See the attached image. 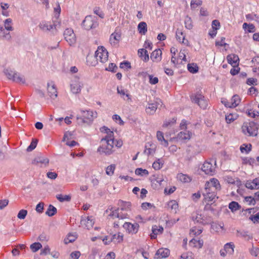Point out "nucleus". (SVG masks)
Masks as SVG:
<instances>
[{"mask_svg": "<svg viewBox=\"0 0 259 259\" xmlns=\"http://www.w3.org/2000/svg\"><path fill=\"white\" fill-rule=\"evenodd\" d=\"M236 235L247 240H249L252 238V235L249 233L248 231L245 230H237Z\"/></svg>", "mask_w": 259, "mask_h": 259, "instance_id": "393cba45", "label": "nucleus"}, {"mask_svg": "<svg viewBox=\"0 0 259 259\" xmlns=\"http://www.w3.org/2000/svg\"><path fill=\"white\" fill-rule=\"evenodd\" d=\"M201 169L206 175L212 176L215 173V166L210 162H205Z\"/></svg>", "mask_w": 259, "mask_h": 259, "instance_id": "9b49d317", "label": "nucleus"}, {"mask_svg": "<svg viewBox=\"0 0 259 259\" xmlns=\"http://www.w3.org/2000/svg\"><path fill=\"white\" fill-rule=\"evenodd\" d=\"M81 225L88 230L91 229L94 224V219L92 217H88L86 218L81 220Z\"/></svg>", "mask_w": 259, "mask_h": 259, "instance_id": "2eb2a0df", "label": "nucleus"}, {"mask_svg": "<svg viewBox=\"0 0 259 259\" xmlns=\"http://www.w3.org/2000/svg\"><path fill=\"white\" fill-rule=\"evenodd\" d=\"M97 116V112L92 110H80L76 115V121L78 125L87 123L90 124Z\"/></svg>", "mask_w": 259, "mask_h": 259, "instance_id": "f03ea898", "label": "nucleus"}, {"mask_svg": "<svg viewBox=\"0 0 259 259\" xmlns=\"http://www.w3.org/2000/svg\"><path fill=\"white\" fill-rule=\"evenodd\" d=\"M249 219L251 220L254 223H259V212L254 215H251Z\"/></svg>", "mask_w": 259, "mask_h": 259, "instance_id": "0e129e2a", "label": "nucleus"}, {"mask_svg": "<svg viewBox=\"0 0 259 259\" xmlns=\"http://www.w3.org/2000/svg\"><path fill=\"white\" fill-rule=\"evenodd\" d=\"M14 81H15L17 83H25V79L23 76L21 75L20 74L16 72L15 74V76L14 77V79L13 80Z\"/></svg>", "mask_w": 259, "mask_h": 259, "instance_id": "a18cd8bd", "label": "nucleus"}, {"mask_svg": "<svg viewBox=\"0 0 259 259\" xmlns=\"http://www.w3.org/2000/svg\"><path fill=\"white\" fill-rule=\"evenodd\" d=\"M0 38L8 41H10L11 39V36L10 33L7 32V30L6 31L3 27H0Z\"/></svg>", "mask_w": 259, "mask_h": 259, "instance_id": "cd10ccee", "label": "nucleus"}, {"mask_svg": "<svg viewBox=\"0 0 259 259\" xmlns=\"http://www.w3.org/2000/svg\"><path fill=\"white\" fill-rule=\"evenodd\" d=\"M169 254V250L167 248H160L159 249L155 255V258L161 259L167 257Z\"/></svg>", "mask_w": 259, "mask_h": 259, "instance_id": "f3484780", "label": "nucleus"}, {"mask_svg": "<svg viewBox=\"0 0 259 259\" xmlns=\"http://www.w3.org/2000/svg\"><path fill=\"white\" fill-rule=\"evenodd\" d=\"M238 117V115L236 113H230L229 114L226 115V120L228 123H230L236 120Z\"/></svg>", "mask_w": 259, "mask_h": 259, "instance_id": "58836bf2", "label": "nucleus"}, {"mask_svg": "<svg viewBox=\"0 0 259 259\" xmlns=\"http://www.w3.org/2000/svg\"><path fill=\"white\" fill-rule=\"evenodd\" d=\"M192 220L195 223H198L202 225H206L207 224L204 218L201 214L194 213L192 216Z\"/></svg>", "mask_w": 259, "mask_h": 259, "instance_id": "412c9836", "label": "nucleus"}, {"mask_svg": "<svg viewBox=\"0 0 259 259\" xmlns=\"http://www.w3.org/2000/svg\"><path fill=\"white\" fill-rule=\"evenodd\" d=\"M82 25L85 29L88 30L95 28L98 26L97 19L95 17L91 15L87 16L82 21Z\"/></svg>", "mask_w": 259, "mask_h": 259, "instance_id": "39448f33", "label": "nucleus"}, {"mask_svg": "<svg viewBox=\"0 0 259 259\" xmlns=\"http://www.w3.org/2000/svg\"><path fill=\"white\" fill-rule=\"evenodd\" d=\"M64 36L69 45L71 46L76 42V36L73 30L70 28L66 29L64 32Z\"/></svg>", "mask_w": 259, "mask_h": 259, "instance_id": "6e6552de", "label": "nucleus"}, {"mask_svg": "<svg viewBox=\"0 0 259 259\" xmlns=\"http://www.w3.org/2000/svg\"><path fill=\"white\" fill-rule=\"evenodd\" d=\"M138 54L141 59L145 62L149 60V57L147 51L145 49H141L138 50Z\"/></svg>", "mask_w": 259, "mask_h": 259, "instance_id": "2f4dec72", "label": "nucleus"}, {"mask_svg": "<svg viewBox=\"0 0 259 259\" xmlns=\"http://www.w3.org/2000/svg\"><path fill=\"white\" fill-rule=\"evenodd\" d=\"M163 164V161L160 159H158L156 161L153 162L152 167L155 170H159L162 167Z\"/></svg>", "mask_w": 259, "mask_h": 259, "instance_id": "de8ad7c7", "label": "nucleus"}, {"mask_svg": "<svg viewBox=\"0 0 259 259\" xmlns=\"http://www.w3.org/2000/svg\"><path fill=\"white\" fill-rule=\"evenodd\" d=\"M49 160L47 157L42 155H39L34 158L32 161V163L34 165L41 164L46 166L49 163Z\"/></svg>", "mask_w": 259, "mask_h": 259, "instance_id": "4468645a", "label": "nucleus"}, {"mask_svg": "<svg viewBox=\"0 0 259 259\" xmlns=\"http://www.w3.org/2000/svg\"><path fill=\"white\" fill-rule=\"evenodd\" d=\"M227 59L228 63L232 65L235 66L238 64V61H239V58L238 56L236 55H229L227 56Z\"/></svg>", "mask_w": 259, "mask_h": 259, "instance_id": "bb28decb", "label": "nucleus"}, {"mask_svg": "<svg viewBox=\"0 0 259 259\" xmlns=\"http://www.w3.org/2000/svg\"><path fill=\"white\" fill-rule=\"evenodd\" d=\"M124 209L123 207L118 208V214H117V218L119 220H124L128 218V215L126 213L123 212Z\"/></svg>", "mask_w": 259, "mask_h": 259, "instance_id": "ea45409f", "label": "nucleus"}, {"mask_svg": "<svg viewBox=\"0 0 259 259\" xmlns=\"http://www.w3.org/2000/svg\"><path fill=\"white\" fill-rule=\"evenodd\" d=\"M251 144H249V145L243 144V145H242L240 147V149L242 153L245 152L246 153H248L249 152H250L251 151Z\"/></svg>", "mask_w": 259, "mask_h": 259, "instance_id": "5fc2aeb1", "label": "nucleus"}, {"mask_svg": "<svg viewBox=\"0 0 259 259\" xmlns=\"http://www.w3.org/2000/svg\"><path fill=\"white\" fill-rule=\"evenodd\" d=\"M176 120L174 118L169 119L168 120H165L163 124V127H167L169 126L174 125L176 123Z\"/></svg>", "mask_w": 259, "mask_h": 259, "instance_id": "680f3d73", "label": "nucleus"}, {"mask_svg": "<svg viewBox=\"0 0 259 259\" xmlns=\"http://www.w3.org/2000/svg\"><path fill=\"white\" fill-rule=\"evenodd\" d=\"M56 197V198L61 202L64 201L69 202L71 200L70 196L67 195H63L62 194H58Z\"/></svg>", "mask_w": 259, "mask_h": 259, "instance_id": "79ce46f5", "label": "nucleus"}, {"mask_svg": "<svg viewBox=\"0 0 259 259\" xmlns=\"http://www.w3.org/2000/svg\"><path fill=\"white\" fill-rule=\"evenodd\" d=\"M4 72L6 76L11 80H13L15 76V74L16 72H15L14 71H13L10 69H5L4 71Z\"/></svg>", "mask_w": 259, "mask_h": 259, "instance_id": "a19ab883", "label": "nucleus"}, {"mask_svg": "<svg viewBox=\"0 0 259 259\" xmlns=\"http://www.w3.org/2000/svg\"><path fill=\"white\" fill-rule=\"evenodd\" d=\"M47 87L48 93L49 96L53 99L56 98L58 95L57 89L54 82L52 81L48 82Z\"/></svg>", "mask_w": 259, "mask_h": 259, "instance_id": "ddd939ff", "label": "nucleus"}, {"mask_svg": "<svg viewBox=\"0 0 259 259\" xmlns=\"http://www.w3.org/2000/svg\"><path fill=\"white\" fill-rule=\"evenodd\" d=\"M202 4V1L200 0H192L190 3L191 8L195 9L197 6Z\"/></svg>", "mask_w": 259, "mask_h": 259, "instance_id": "052dcab7", "label": "nucleus"}, {"mask_svg": "<svg viewBox=\"0 0 259 259\" xmlns=\"http://www.w3.org/2000/svg\"><path fill=\"white\" fill-rule=\"evenodd\" d=\"M60 26L59 23L56 24H50L46 22H42L39 24V28L44 31H51L52 30V32L54 33V30H57L58 27Z\"/></svg>", "mask_w": 259, "mask_h": 259, "instance_id": "f8f14e48", "label": "nucleus"}, {"mask_svg": "<svg viewBox=\"0 0 259 259\" xmlns=\"http://www.w3.org/2000/svg\"><path fill=\"white\" fill-rule=\"evenodd\" d=\"M162 52L160 49H156L151 55L150 58L153 61H158L160 60Z\"/></svg>", "mask_w": 259, "mask_h": 259, "instance_id": "a878e982", "label": "nucleus"}, {"mask_svg": "<svg viewBox=\"0 0 259 259\" xmlns=\"http://www.w3.org/2000/svg\"><path fill=\"white\" fill-rule=\"evenodd\" d=\"M192 136V133L188 131H184L179 133L177 137V139L179 140H189Z\"/></svg>", "mask_w": 259, "mask_h": 259, "instance_id": "aec40b11", "label": "nucleus"}, {"mask_svg": "<svg viewBox=\"0 0 259 259\" xmlns=\"http://www.w3.org/2000/svg\"><path fill=\"white\" fill-rule=\"evenodd\" d=\"M243 28L244 29H247V28H248V32H253L254 31V29H255V27L254 26V25L252 24H247L246 23H244L243 24Z\"/></svg>", "mask_w": 259, "mask_h": 259, "instance_id": "13d9d810", "label": "nucleus"}, {"mask_svg": "<svg viewBox=\"0 0 259 259\" xmlns=\"http://www.w3.org/2000/svg\"><path fill=\"white\" fill-rule=\"evenodd\" d=\"M185 27L188 29H191L193 27L192 21L190 17L187 16L185 19Z\"/></svg>", "mask_w": 259, "mask_h": 259, "instance_id": "3c124183", "label": "nucleus"}, {"mask_svg": "<svg viewBox=\"0 0 259 259\" xmlns=\"http://www.w3.org/2000/svg\"><path fill=\"white\" fill-rule=\"evenodd\" d=\"M252 62L254 63L252 68L253 72H257L259 74V57L253 58Z\"/></svg>", "mask_w": 259, "mask_h": 259, "instance_id": "c9c22d12", "label": "nucleus"}, {"mask_svg": "<svg viewBox=\"0 0 259 259\" xmlns=\"http://www.w3.org/2000/svg\"><path fill=\"white\" fill-rule=\"evenodd\" d=\"M112 237L113 242L115 243H119L123 241V235L121 233L119 232L117 234L112 235Z\"/></svg>", "mask_w": 259, "mask_h": 259, "instance_id": "e433bc0d", "label": "nucleus"}, {"mask_svg": "<svg viewBox=\"0 0 259 259\" xmlns=\"http://www.w3.org/2000/svg\"><path fill=\"white\" fill-rule=\"evenodd\" d=\"M44 203L39 202L37 204L35 210L38 213H42L44 210Z\"/></svg>", "mask_w": 259, "mask_h": 259, "instance_id": "774afa93", "label": "nucleus"}, {"mask_svg": "<svg viewBox=\"0 0 259 259\" xmlns=\"http://www.w3.org/2000/svg\"><path fill=\"white\" fill-rule=\"evenodd\" d=\"M156 137L157 140L161 142V145H163L165 147H167L168 146V141L164 139L163 134L162 132L160 131H157Z\"/></svg>", "mask_w": 259, "mask_h": 259, "instance_id": "c85d7f7f", "label": "nucleus"}, {"mask_svg": "<svg viewBox=\"0 0 259 259\" xmlns=\"http://www.w3.org/2000/svg\"><path fill=\"white\" fill-rule=\"evenodd\" d=\"M138 29L140 33L145 34L147 31V24L145 22H140L138 24Z\"/></svg>", "mask_w": 259, "mask_h": 259, "instance_id": "72a5a7b5", "label": "nucleus"}, {"mask_svg": "<svg viewBox=\"0 0 259 259\" xmlns=\"http://www.w3.org/2000/svg\"><path fill=\"white\" fill-rule=\"evenodd\" d=\"M83 83L80 81L79 78L75 76L72 80L70 84V90L73 94H77L80 93L83 87Z\"/></svg>", "mask_w": 259, "mask_h": 259, "instance_id": "0eeeda50", "label": "nucleus"}, {"mask_svg": "<svg viewBox=\"0 0 259 259\" xmlns=\"http://www.w3.org/2000/svg\"><path fill=\"white\" fill-rule=\"evenodd\" d=\"M218 191H216V188H208L205 186V188L202 192V195L205 201L210 202L215 201L218 199L217 193Z\"/></svg>", "mask_w": 259, "mask_h": 259, "instance_id": "7ed1b4c3", "label": "nucleus"}, {"mask_svg": "<svg viewBox=\"0 0 259 259\" xmlns=\"http://www.w3.org/2000/svg\"><path fill=\"white\" fill-rule=\"evenodd\" d=\"M117 68V66L114 63H110L108 67L106 68V70L115 72H116Z\"/></svg>", "mask_w": 259, "mask_h": 259, "instance_id": "e2e57ef3", "label": "nucleus"}, {"mask_svg": "<svg viewBox=\"0 0 259 259\" xmlns=\"http://www.w3.org/2000/svg\"><path fill=\"white\" fill-rule=\"evenodd\" d=\"M163 231V227L156 225L152 227V234L150 235L151 239H155L158 234H161Z\"/></svg>", "mask_w": 259, "mask_h": 259, "instance_id": "b1692460", "label": "nucleus"}, {"mask_svg": "<svg viewBox=\"0 0 259 259\" xmlns=\"http://www.w3.org/2000/svg\"><path fill=\"white\" fill-rule=\"evenodd\" d=\"M117 93L119 94L124 100H125V97L127 98V100H131L130 95L127 93V91L124 89L122 87H117Z\"/></svg>", "mask_w": 259, "mask_h": 259, "instance_id": "7c9ffc66", "label": "nucleus"}, {"mask_svg": "<svg viewBox=\"0 0 259 259\" xmlns=\"http://www.w3.org/2000/svg\"><path fill=\"white\" fill-rule=\"evenodd\" d=\"M224 223H213L211 224V228L213 230L217 232H221L222 231H224Z\"/></svg>", "mask_w": 259, "mask_h": 259, "instance_id": "473e14b6", "label": "nucleus"}, {"mask_svg": "<svg viewBox=\"0 0 259 259\" xmlns=\"http://www.w3.org/2000/svg\"><path fill=\"white\" fill-rule=\"evenodd\" d=\"M27 214V211L26 210L21 209L19 211V212L17 214V217L19 219L23 220L25 218Z\"/></svg>", "mask_w": 259, "mask_h": 259, "instance_id": "bf43d9fd", "label": "nucleus"}, {"mask_svg": "<svg viewBox=\"0 0 259 259\" xmlns=\"http://www.w3.org/2000/svg\"><path fill=\"white\" fill-rule=\"evenodd\" d=\"M115 168V164H111L106 168V173L108 176H112L114 174Z\"/></svg>", "mask_w": 259, "mask_h": 259, "instance_id": "6e6d98bb", "label": "nucleus"}, {"mask_svg": "<svg viewBox=\"0 0 259 259\" xmlns=\"http://www.w3.org/2000/svg\"><path fill=\"white\" fill-rule=\"evenodd\" d=\"M188 70L192 73H195L198 71V67L194 63L188 64L187 65Z\"/></svg>", "mask_w": 259, "mask_h": 259, "instance_id": "09e8293b", "label": "nucleus"}, {"mask_svg": "<svg viewBox=\"0 0 259 259\" xmlns=\"http://www.w3.org/2000/svg\"><path fill=\"white\" fill-rule=\"evenodd\" d=\"M205 186L209 188H216V191H220L221 190V185L219 181L215 178H212L209 181L205 183Z\"/></svg>", "mask_w": 259, "mask_h": 259, "instance_id": "dca6fc26", "label": "nucleus"}, {"mask_svg": "<svg viewBox=\"0 0 259 259\" xmlns=\"http://www.w3.org/2000/svg\"><path fill=\"white\" fill-rule=\"evenodd\" d=\"M246 202H248L249 204L254 205L256 202L255 198L251 196H247L245 198Z\"/></svg>", "mask_w": 259, "mask_h": 259, "instance_id": "338daca9", "label": "nucleus"}, {"mask_svg": "<svg viewBox=\"0 0 259 259\" xmlns=\"http://www.w3.org/2000/svg\"><path fill=\"white\" fill-rule=\"evenodd\" d=\"M41 247H42V245L39 242L33 243L30 246V249L32 250V251L33 252H36L39 249H40Z\"/></svg>", "mask_w": 259, "mask_h": 259, "instance_id": "864d4df0", "label": "nucleus"}, {"mask_svg": "<svg viewBox=\"0 0 259 259\" xmlns=\"http://www.w3.org/2000/svg\"><path fill=\"white\" fill-rule=\"evenodd\" d=\"M12 19L10 18L7 19L5 21V29H6L7 31H12L13 30V28L12 26H11L12 24Z\"/></svg>", "mask_w": 259, "mask_h": 259, "instance_id": "8fccbe9b", "label": "nucleus"}, {"mask_svg": "<svg viewBox=\"0 0 259 259\" xmlns=\"http://www.w3.org/2000/svg\"><path fill=\"white\" fill-rule=\"evenodd\" d=\"M224 248L228 252V253L232 254L234 252L235 245L233 242H229L225 244Z\"/></svg>", "mask_w": 259, "mask_h": 259, "instance_id": "f704fd0d", "label": "nucleus"}, {"mask_svg": "<svg viewBox=\"0 0 259 259\" xmlns=\"http://www.w3.org/2000/svg\"><path fill=\"white\" fill-rule=\"evenodd\" d=\"M37 140L33 139L30 145L27 147L26 150L27 152H31L35 148L37 144Z\"/></svg>", "mask_w": 259, "mask_h": 259, "instance_id": "4d7b16f0", "label": "nucleus"}, {"mask_svg": "<svg viewBox=\"0 0 259 259\" xmlns=\"http://www.w3.org/2000/svg\"><path fill=\"white\" fill-rule=\"evenodd\" d=\"M192 102L197 103L199 106L205 109L207 106V102L204 99V96L200 94H197L191 97Z\"/></svg>", "mask_w": 259, "mask_h": 259, "instance_id": "1a4fd4ad", "label": "nucleus"}, {"mask_svg": "<svg viewBox=\"0 0 259 259\" xmlns=\"http://www.w3.org/2000/svg\"><path fill=\"white\" fill-rule=\"evenodd\" d=\"M120 38V34L118 33L114 32L110 35L109 42L111 46L116 47L118 45Z\"/></svg>", "mask_w": 259, "mask_h": 259, "instance_id": "6ab92c4d", "label": "nucleus"}, {"mask_svg": "<svg viewBox=\"0 0 259 259\" xmlns=\"http://www.w3.org/2000/svg\"><path fill=\"white\" fill-rule=\"evenodd\" d=\"M176 34L177 39L178 41L186 46L189 45L188 40L185 39V36L184 35L183 32L181 30H180L179 29H177Z\"/></svg>", "mask_w": 259, "mask_h": 259, "instance_id": "4be33fe9", "label": "nucleus"}, {"mask_svg": "<svg viewBox=\"0 0 259 259\" xmlns=\"http://www.w3.org/2000/svg\"><path fill=\"white\" fill-rule=\"evenodd\" d=\"M168 206L169 208H170L171 210L174 213L177 212V210L178 208V204L175 200H171L168 202Z\"/></svg>", "mask_w": 259, "mask_h": 259, "instance_id": "37998d69", "label": "nucleus"}, {"mask_svg": "<svg viewBox=\"0 0 259 259\" xmlns=\"http://www.w3.org/2000/svg\"><path fill=\"white\" fill-rule=\"evenodd\" d=\"M157 108V103H149L146 108V112L149 114H153Z\"/></svg>", "mask_w": 259, "mask_h": 259, "instance_id": "c756f323", "label": "nucleus"}, {"mask_svg": "<svg viewBox=\"0 0 259 259\" xmlns=\"http://www.w3.org/2000/svg\"><path fill=\"white\" fill-rule=\"evenodd\" d=\"M246 188L252 189H259V178H255L252 181H247L245 184Z\"/></svg>", "mask_w": 259, "mask_h": 259, "instance_id": "a211bd4d", "label": "nucleus"}, {"mask_svg": "<svg viewBox=\"0 0 259 259\" xmlns=\"http://www.w3.org/2000/svg\"><path fill=\"white\" fill-rule=\"evenodd\" d=\"M122 227L128 233L136 234L139 230V225L137 223L132 224L129 222H125L122 225Z\"/></svg>", "mask_w": 259, "mask_h": 259, "instance_id": "9d476101", "label": "nucleus"}, {"mask_svg": "<svg viewBox=\"0 0 259 259\" xmlns=\"http://www.w3.org/2000/svg\"><path fill=\"white\" fill-rule=\"evenodd\" d=\"M229 208L231 210L232 212H234L239 210L240 208V206L238 202L235 201H232L229 204Z\"/></svg>", "mask_w": 259, "mask_h": 259, "instance_id": "c03bdc74", "label": "nucleus"}, {"mask_svg": "<svg viewBox=\"0 0 259 259\" xmlns=\"http://www.w3.org/2000/svg\"><path fill=\"white\" fill-rule=\"evenodd\" d=\"M56 213V208L51 204L49 205L48 208L46 212V214L49 217H52L55 215Z\"/></svg>", "mask_w": 259, "mask_h": 259, "instance_id": "4c0bfd02", "label": "nucleus"}, {"mask_svg": "<svg viewBox=\"0 0 259 259\" xmlns=\"http://www.w3.org/2000/svg\"><path fill=\"white\" fill-rule=\"evenodd\" d=\"M77 238V235L76 234L74 235L69 234L67 237L64 239V243L65 244H68L70 242H72Z\"/></svg>", "mask_w": 259, "mask_h": 259, "instance_id": "49530a36", "label": "nucleus"}, {"mask_svg": "<svg viewBox=\"0 0 259 259\" xmlns=\"http://www.w3.org/2000/svg\"><path fill=\"white\" fill-rule=\"evenodd\" d=\"M135 174L138 176H148L149 174L148 171L145 169H142L141 168H138L135 170Z\"/></svg>", "mask_w": 259, "mask_h": 259, "instance_id": "603ef678", "label": "nucleus"}, {"mask_svg": "<svg viewBox=\"0 0 259 259\" xmlns=\"http://www.w3.org/2000/svg\"><path fill=\"white\" fill-rule=\"evenodd\" d=\"M95 56L97 61L101 63H105L108 60V52L104 47L102 46L99 47L95 52Z\"/></svg>", "mask_w": 259, "mask_h": 259, "instance_id": "423d86ee", "label": "nucleus"}, {"mask_svg": "<svg viewBox=\"0 0 259 259\" xmlns=\"http://www.w3.org/2000/svg\"><path fill=\"white\" fill-rule=\"evenodd\" d=\"M240 102V99L238 95H234L231 99L230 103L226 104V107L229 108L236 107Z\"/></svg>", "mask_w": 259, "mask_h": 259, "instance_id": "5701e85b", "label": "nucleus"}, {"mask_svg": "<svg viewBox=\"0 0 259 259\" xmlns=\"http://www.w3.org/2000/svg\"><path fill=\"white\" fill-rule=\"evenodd\" d=\"M243 133L248 136H256L257 135V127L256 124L251 122L248 124H244L242 127Z\"/></svg>", "mask_w": 259, "mask_h": 259, "instance_id": "20e7f679", "label": "nucleus"}, {"mask_svg": "<svg viewBox=\"0 0 259 259\" xmlns=\"http://www.w3.org/2000/svg\"><path fill=\"white\" fill-rule=\"evenodd\" d=\"M248 116L252 117L253 118H255L256 116H259V112L257 111H252L251 110H248L246 112Z\"/></svg>", "mask_w": 259, "mask_h": 259, "instance_id": "69168bd1", "label": "nucleus"}, {"mask_svg": "<svg viewBox=\"0 0 259 259\" xmlns=\"http://www.w3.org/2000/svg\"><path fill=\"white\" fill-rule=\"evenodd\" d=\"M102 132H105L107 135L101 140V145L98 148V152L104 153L106 155H110L113 152L114 145L113 133L108 127L104 126L101 128Z\"/></svg>", "mask_w": 259, "mask_h": 259, "instance_id": "f257e3e1", "label": "nucleus"}]
</instances>
